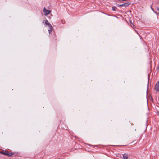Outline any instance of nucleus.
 Segmentation results:
<instances>
[{"label": "nucleus", "instance_id": "1", "mask_svg": "<svg viewBox=\"0 0 159 159\" xmlns=\"http://www.w3.org/2000/svg\"><path fill=\"white\" fill-rule=\"evenodd\" d=\"M44 23H45V24L48 26L49 28L48 30L49 31V34H50L52 30L53 29L51 25V24L48 22V20H44L43 21Z\"/></svg>", "mask_w": 159, "mask_h": 159}, {"label": "nucleus", "instance_id": "2", "mask_svg": "<svg viewBox=\"0 0 159 159\" xmlns=\"http://www.w3.org/2000/svg\"><path fill=\"white\" fill-rule=\"evenodd\" d=\"M154 90L157 92H159V81H157L154 86Z\"/></svg>", "mask_w": 159, "mask_h": 159}, {"label": "nucleus", "instance_id": "3", "mask_svg": "<svg viewBox=\"0 0 159 159\" xmlns=\"http://www.w3.org/2000/svg\"><path fill=\"white\" fill-rule=\"evenodd\" d=\"M2 153L9 156H10L12 155L13 154L12 152H9L7 151H5L2 152Z\"/></svg>", "mask_w": 159, "mask_h": 159}, {"label": "nucleus", "instance_id": "4", "mask_svg": "<svg viewBox=\"0 0 159 159\" xmlns=\"http://www.w3.org/2000/svg\"><path fill=\"white\" fill-rule=\"evenodd\" d=\"M43 11L44 13V15L45 16H46L47 15L49 14L51 12V11L47 10L45 9V8H44Z\"/></svg>", "mask_w": 159, "mask_h": 159}, {"label": "nucleus", "instance_id": "5", "mask_svg": "<svg viewBox=\"0 0 159 159\" xmlns=\"http://www.w3.org/2000/svg\"><path fill=\"white\" fill-rule=\"evenodd\" d=\"M130 4V3L127 2L123 4L119 5V6L120 7H128Z\"/></svg>", "mask_w": 159, "mask_h": 159}, {"label": "nucleus", "instance_id": "6", "mask_svg": "<svg viewBox=\"0 0 159 159\" xmlns=\"http://www.w3.org/2000/svg\"><path fill=\"white\" fill-rule=\"evenodd\" d=\"M123 157L124 159H128V155L127 154H124Z\"/></svg>", "mask_w": 159, "mask_h": 159}, {"label": "nucleus", "instance_id": "7", "mask_svg": "<svg viewBox=\"0 0 159 159\" xmlns=\"http://www.w3.org/2000/svg\"><path fill=\"white\" fill-rule=\"evenodd\" d=\"M157 10L158 11H159V7H157Z\"/></svg>", "mask_w": 159, "mask_h": 159}]
</instances>
